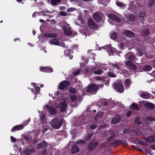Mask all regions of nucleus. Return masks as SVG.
Masks as SVG:
<instances>
[{
  "mask_svg": "<svg viewBox=\"0 0 155 155\" xmlns=\"http://www.w3.org/2000/svg\"><path fill=\"white\" fill-rule=\"evenodd\" d=\"M62 120L58 119H54L51 122V125L52 127L55 129H59L61 126L62 123Z\"/></svg>",
  "mask_w": 155,
  "mask_h": 155,
  "instance_id": "obj_1",
  "label": "nucleus"
},
{
  "mask_svg": "<svg viewBox=\"0 0 155 155\" xmlns=\"http://www.w3.org/2000/svg\"><path fill=\"white\" fill-rule=\"evenodd\" d=\"M113 87L117 91L120 92H123L124 90L122 83L120 81H117L116 83H114Z\"/></svg>",
  "mask_w": 155,
  "mask_h": 155,
  "instance_id": "obj_2",
  "label": "nucleus"
},
{
  "mask_svg": "<svg viewBox=\"0 0 155 155\" xmlns=\"http://www.w3.org/2000/svg\"><path fill=\"white\" fill-rule=\"evenodd\" d=\"M97 89L98 87L97 86L94 84H92L88 86L87 91L88 93L93 92L95 94L96 93Z\"/></svg>",
  "mask_w": 155,
  "mask_h": 155,
  "instance_id": "obj_3",
  "label": "nucleus"
},
{
  "mask_svg": "<svg viewBox=\"0 0 155 155\" xmlns=\"http://www.w3.org/2000/svg\"><path fill=\"white\" fill-rule=\"evenodd\" d=\"M88 24L89 27L91 29L94 30L97 29L98 26L96 25L91 18H90L88 21Z\"/></svg>",
  "mask_w": 155,
  "mask_h": 155,
  "instance_id": "obj_4",
  "label": "nucleus"
},
{
  "mask_svg": "<svg viewBox=\"0 0 155 155\" xmlns=\"http://www.w3.org/2000/svg\"><path fill=\"white\" fill-rule=\"evenodd\" d=\"M55 107L60 108L61 112H64L66 110L67 104L64 101L63 102H61L60 104L56 105Z\"/></svg>",
  "mask_w": 155,
  "mask_h": 155,
  "instance_id": "obj_5",
  "label": "nucleus"
},
{
  "mask_svg": "<svg viewBox=\"0 0 155 155\" xmlns=\"http://www.w3.org/2000/svg\"><path fill=\"white\" fill-rule=\"evenodd\" d=\"M125 56L126 59L133 61H136L137 59L134 54L132 53L126 54Z\"/></svg>",
  "mask_w": 155,
  "mask_h": 155,
  "instance_id": "obj_6",
  "label": "nucleus"
},
{
  "mask_svg": "<svg viewBox=\"0 0 155 155\" xmlns=\"http://www.w3.org/2000/svg\"><path fill=\"white\" fill-rule=\"evenodd\" d=\"M64 28V30L65 34L67 35H70L72 34V32L71 30V28L69 25L66 24Z\"/></svg>",
  "mask_w": 155,
  "mask_h": 155,
  "instance_id": "obj_7",
  "label": "nucleus"
},
{
  "mask_svg": "<svg viewBox=\"0 0 155 155\" xmlns=\"http://www.w3.org/2000/svg\"><path fill=\"white\" fill-rule=\"evenodd\" d=\"M102 15L100 12H95L93 15V18L97 21H99L101 20V16Z\"/></svg>",
  "mask_w": 155,
  "mask_h": 155,
  "instance_id": "obj_8",
  "label": "nucleus"
},
{
  "mask_svg": "<svg viewBox=\"0 0 155 155\" xmlns=\"http://www.w3.org/2000/svg\"><path fill=\"white\" fill-rule=\"evenodd\" d=\"M44 108L47 109L51 114H56L57 112L56 110L51 107H49L48 105H46L44 107Z\"/></svg>",
  "mask_w": 155,
  "mask_h": 155,
  "instance_id": "obj_9",
  "label": "nucleus"
},
{
  "mask_svg": "<svg viewBox=\"0 0 155 155\" xmlns=\"http://www.w3.org/2000/svg\"><path fill=\"white\" fill-rule=\"evenodd\" d=\"M69 85L68 82L66 81H64L62 82L59 86L60 89L63 90L67 88Z\"/></svg>",
  "mask_w": 155,
  "mask_h": 155,
  "instance_id": "obj_10",
  "label": "nucleus"
},
{
  "mask_svg": "<svg viewBox=\"0 0 155 155\" xmlns=\"http://www.w3.org/2000/svg\"><path fill=\"white\" fill-rule=\"evenodd\" d=\"M125 64L127 66V67L132 70H135L136 69L137 67H136L134 64L132 63L129 62L127 61L125 62Z\"/></svg>",
  "mask_w": 155,
  "mask_h": 155,
  "instance_id": "obj_11",
  "label": "nucleus"
},
{
  "mask_svg": "<svg viewBox=\"0 0 155 155\" xmlns=\"http://www.w3.org/2000/svg\"><path fill=\"white\" fill-rule=\"evenodd\" d=\"M108 17L113 21H115L117 22H120L121 21L120 18L113 14H110L108 15Z\"/></svg>",
  "mask_w": 155,
  "mask_h": 155,
  "instance_id": "obj_12",
  "label": "nucleus"
},
{
  "mask_svg": "<svg viewBox=\"0 0 155 155\" xmlns=\"http://www.w3.org/2000/svg\"><path fill=\"white\" fill-rule=\"evenodd\" d=\"M40 71L44 72L50 73L52 72L53 70L50 67H45L43 68L41 67L40 68Z\"/></svg>",
  "mask_w": 155,
  "mask_h": 155,
  "instance_id": "obj_13",
  "label": "nucleus"
},
{
  "mask_svg": "<svg viewBox=\"0 0 155 155\" xmlns=\"http://www.w3.org/2000/svg\"><path fill=\"white\" fill-rule=\"evenodd\" d=\"M24 126L22 124L14 126L11 130V131L13 132L17 130H18L22 129Z\"/></svg>",
  "mask_w": 155,
  "mask_h": 155,
  "instance_id": "obj_14",
  "label": "nucleus"
},
{
  "mask_svg": "<svg viewBox=\"0 0 155 155\" xmlns=\"http://www.w3.org/2000/svg\"><path fill=\"white\" fill-rule=\"evenodd\" d=\"M124 34L125 35L129 38H133L134 36V34L133 32L127 30L124 31Z\"/></svg>",
  "mask_w": 155,
  "mask_h": 155,
  "instance_id": "obj_15",
  "label": "nucleus"
},
{
  "mask_svg": "<svg viewBox=\"0 0 155 155\" xmlns=\"http://www.w3.org/2000/svg\"><path fill=\"white\" fill-rule=\"evenodd\" d=\"M145 141L147 142H154L155 141V136H150L146 138L145 140Z\"/></svg>",
  "mask_w": 155,
  "mask_h": 155,
  "instance_id": "obj_16",
  "label": "nucleus"
},
{
  "mask_svg": "<svg viewBox=\"0 0 155 155\" xmlns=\"http://www.w3.org/2000/svg\"><path fill=\"white\" fill-rule=\"evenodd\" d=\"M34 152L33 149H26L23 151L24 153L26 155H30Z\"/></svg>",
  "mask_w": 155,
  "mask_h": 155,
  "instance_id": "obj_17",
  "label": "nucleus"
},
{
  "mask_svg": "<svg viewBox=\"0 0 155 155\" xmlns=\"http://www.w3.org/2000/svg\"><path fill=\"white\" fill-rule=\"evenodd\" d=\"M139 94L140 96L143 98L147 99L149 97V95L145 92H140Z\"/></svg>",
  "mask_w": 155,
  "mask_h": 155,
  "instance_id": "obj_18",
  "label": "nucleus"
},
{
  "mask_svg": "<svg viewBox=\"0 0 155 155\" xmlns=\"http://www.w3.org/2000/svg\"><path fill=\"white\" fill-rule=\"evenodd\" d=\"M116 49L115 48H110L107 50V51L108 52L110 55H112L113 53L115 52Z\"/></svg>",
  "mask_w": 155,
  "mask_h": 155,
  "instance_id": "obj_19",
  "label": "nucleus"
},
{
  "mask_svg": "<svg viewBox=\"0 0 155 155\" xmlns=\"http://www.w3.org/2000/svg\"><path fill=\"white\" fill-rule=\"evenodd\" d=\"M47 143L45 141H43L42 142L40 143L38 145L37 147L38 148H42L45 147L47 145Z\"/></svg>",
  "mask_w": 155,
  "mask_h": 155,
  "instance_id": "obj_20",
  "label": "nucleus"
},
{
  "mask_svg": "<svg viewBox=\"0 0 155 155\" xmlns=\"http://www.w3.org/2000/svg\"><path fill=\"white\" fill-rule=\"evenodd\" d=\"M49 43L51 45H60L59 42L58 41L55 39H54L49 41Z\"/></svg>",
  "mask_w": 155,
  "mask_h": 155,
  "instance_id": "obj_21",
  "label": "nucleus"
},
{
  "mask_svg": "<svg viewBox=\"0 0 155 155\" xmlns=\"http://www.w3.org/2000/svg\"><path fill=\"white\" fill-rule=\"evenodd\" d=\"M120 116L118 117L117 118H115L112 120L111 123L113 124H116L120 121Z\"/></svg>",
  "mask_w": 155,
  "mask_h": 155,
  "instance_id": "obj_22",
  "label": "nucleus"
},
{
  "mask_svg": "<svg viewBox=\"0 0 155 155\" xmlns=\"http://www.w3.org/2000/svg\"><path fill=\"white\" fill-rule=\"evenodd\" d=\"M110 38L113 40L117 39V34L116 32H111L110 35Z\"/></svg>",
  "mask_w": 155,
  "mask_h": 155,
  "instance_id": "obj_23",
  "label": "nucleus"
},
{
  "mask_svg": "<svg viewBox=\"0 0 155 155\" xmlns=\"http://www.w3.org/2000/svg\"><path fill=\"white\" fill-rule=\"evenodd\" d=\"M79 151V149L76 145L74 146L71 148V152L72 153H74L78 152Z\"/></svg>",
  "mask_w": 155,
  "mask_h": 155,
  "instance_id": "obj_24",
  "label": "nucleus"
},
{
  "mask_svg": "<svg viewBox=\"0 0 155 155\" xmlns=\"http://www.w3.org/2000/svg\"><path fill=\"white\" fill-rule=\"evenodd\" d=\"M130 107L131 109L133 110H138L139 109V108L136 104H133L130 106Z\"/></svg>",
  "mask_w": 155,
  "mask_h": 155,
  "instance_id": "obj_25",
  "label": "nucleus"
},
{
  "mask_svg": "<svg viewBox=\"0 0 155 155\" xmlns=\"http://www.w3.org/2000/svg\"><path fill=\"white\" fill-rule=\"evenodd\" d=\"M45 36V37L48 38H54L56 37L57 35L55 34L48 33L46 34Z\"/></svg>",
  "mask_w": 155,
  "mask_h": 155,
  "instance_id": "obj_26",
  "label": "nucleus"
},
{
  "mask_svg": "<svg viewBox=\"0 0 155 155\" xmlns=\"http://www.w3.org/2000/svg\"><path fill=\"white\" fill-rule=\"evenodd\" d=\"M32 85H33L35 87V89L36 90V93H34V94H37L38 93V91L40 90V88L38 86H37L36 83H32L31 84Z\"/></svg>",
  "mask_w": 155,
  "mask_h": 155,
  "instance_id": "obj_27",
  "label": "nucleus"
},
{
  "mask_svg": "<svg viewBox=\"0 0 155 155\" xmlns=\"http://www.w3.org/2000/svg\"><path fill=\"white\" fill-rule=\"evenodd\" d=\"M145 105L146 107L149 108H152L153 107V104L150 103L146 102L145 103Z\"/></svg>",
  "mask_w": 155,
  "mask_h": 155,
  "instance_id": "obj_28",
  "label": "nucleus"
},
{
  "mask_svg": "<svg viewBox=\"0 0 155 155\" xmlns=\"http://www.w3.org/2000/svg\"><path fill=\"white\" fill-rule=\"evenodd\" d=\"M117 5L120 7V8L124 7L125 6V5L124 3L120 2L119 1H117L116 2Z\"/></svg>",
  "mask_w": 155,
  "mask_h": 155,
  "instance_id": "obj_29",
  "label": "nucleus"
},
{
  "mask_svg": "<svg viewBox=\"0 0 155 155\" xmlns=\"http://www.w3.org/2000/svg\"><path fill=\"white\" fill-rule=\"evenodd\" d=\"M91 143L89 146V149L90 150L92 149V148L97 146L98 144V143L97 142L94 141L91 145Z\"/></svg>",
  "mask_w": 155,
  "mask_h": 155,
  "instance_id": "obj_30",
  "label": "nucleus"
},
{
  "mask_svg": "<svg viewBox=\"0 0 155 155\" xmlns=\"http://www.w3.org/2000/svg\"><path fill=\"white\" fill-rule=\"evenodd\" d=\"M110 67L112 69L114 70L115 69H119L117 65L116 64H111L110 65Z\"/></svg>",
  "mask_w": 155,
  "mask_h": 155,
  "instance_id": "obj_31",
  "label": "nucleus"
},
{
  "mask_svg": "<svg viewBox=\"0 0 155 155\" xmlns=\"http://www.w3.org/2000/svg\"><path fill=\"white\" fill-rule=\"evenodd\" d=\"M152 69L150 65H147L143 67V70L145 71H150Z\"/></svg>",
  "mask_w": 155,
  "mask_h": 155,
  "instance_id": "obj_32",
  "label": "nucleus"
},
{
  "mask_svg": "<svg viewBox=\"0 0 155 155\" xmlns=\"http://www.w3.org/2000/svg\"><path fill=\"white\" fill-rule=\"evenodd\" d=\"M61 0H51V3L53 5H56L58 4L59 3Z\"/></svg>",
  "mask_w": 155,
  "mask_h": 155,
  "instance_id": "obj_33",
  "label": "nucleus"
},
{
  "mask_svg": "<svg viewBox=\"0 0 155 155\" xmlns=\"http://www.w3.org/2000/svg\"><path fill=\"white\" fill-rule=\"evenodd\" d=\"M125 87L128 88L131 84V81L129 79H126L125 81Z\"/></svg>",
  "mask_w": 155,
  "mask_h": 155,
  "instance_id": "obj_34",
  "label": "nucleus"
},
{
  "mask_svg": "<svg viewBox=\"0 0 155 155\" xmlns=\"http://www.w3.org/2000/svg\"><path fill=\"white\" fill-rule=\"evenodd\" d=\"M143 53L142 51L140 49L137 50V55L138 56H141L143 55Z\"/></svg>",
  "mask_w": 155,
  "mask_h": 155,
  "instance_id": "obj_35",
  "label": "nucleus"
},
{
  "mask_svg": "<svg viewBox=\"0 0 155 155\" xmlns=\"http://www.w3.org/2000/svg\"><path fill=\"white\" fill-rule=\"evenodd\" d=\"M103 71L100 70H99L97 71H95L94 72V73L96 74H101L103 73Z\"/></svg>",
  "mask_w": 155,
  "mask_h": 155,
  "instance_id": "obj_36",
  "label": "nucleus"
},
{
  "mask_svg": "<svg viewBox=\"0 0 155 155\" xmlns=\"http://www.w3.org/2000/svg\"><path fill=\"white\" fill-rule=\"evenodd\" d=\"M147 121H154L155 120V119L150 116H148L147 118Z\"/></svg>",
  "mask_w": 155,
  "mask_h": 155,
  "instance_id": "obj_37",
  "label": "nucleus"
},
{
  "mask_svg": "<svg viewBox=\"0 0 155 155\" xmlns=\"http://www.w3.org/2000/svg\"><path fill=\"white\" fill-rule=\"evenodd\" d=\"M99 67L105 70L107 69V66L106 64H101L100 65Z\"/></svg>",
  "mask_w": 155,
  "mask_h": 155,
  "instance_id": "obj_38",
  "label": "nucleus"
},
{
  "mask_svg": "<svg viewBox=\"0 0 155 155\" xmlns=\"http://www.w3.org/2000/svg\"><path fill=\"white\" fill-rule=\"evenodd\" d=\"M108 75L109 76L111 77H116V75L113 72L110 71L108 72Z\"/></svg>",
  "mask_w": 155,
  "mask_h": 155,
  "instance_id": "obj_39",
  "label": "nucleus"
},
{
  "mask_svg": "<svg viewBox=\"0 0 155 155\" xmlns=\"http://www.w3.org/2000/svg\"><path fill=\"white\" fill-rule=\"evenodd\" d=\"M71 99L72 101L74 102L76 100V98L75 96L74 95L71 96Z\"/></svg>",
  "mask_w": 155,
  "mask_h": 155,
  "instance_id": "obj_40",
  "label": "nucleus"
},
{
  "mask_svg": "<svg viewBox=\"0 0 155 155\" xmlns=\"http://www.w3.org/2000/svg\"><path fill=\"white\" fill-rule=\"evenodd\" d=\"M76 10V9L74 8H68L67 10V12H70Z\"/></svg>",
  "mask_w": 155,
  "mask_h": 155,
  "instance_id": "obj_41",
  "label": "nucleus"
},
{
  "mask_svg": "<svg viewBox=\"0 0 155 155\" xmlns=\"http://www.w3.org/2000/svg\"><path fill=\"white\" fill-rule=\"evenodd\" d=\"M128 18L130 20H133L134 18V15L133 14H129Z\"/></svg>",
  "mask_w": 155,
  "mask_h": 155,
  "instance_id": "obj_42",
  "label": "nucleus"
},
{
  "mask_svg": "<svg viewBox=\"0 0 155 155\" xmlns=\"http://www.w3.org/2000/svg\"><path fill=\"white\" fill-rule=\"evenodd\" d=\"M135 123L136 124H139L140 123V121L139 120V118H136L135 119Z\"/></svg>",
  "mask_w": 155,
  "mask_h": 155,
  "instance_id": "obj_43",
  "label": "nucleus"
},
{
  "mask_svg": "<svg viewBox=\"0 0 155 155\" xmlns=\"http://www.w3.org/2000/svg\"><path fill=\"white\" fill-rule=\"evenodd\" d=\"M69 91L72 93H74L76 92V90L74 88H71L69 89Z\"/></svg>",
  "mask_w": 155,
  "mask_h": 155,
  "instance_id": "obj_44",
  "label": "nucleus"
},
{
  "mask_svg": "<svg viewBox=\"0 0 155 155\" xmlns=\"http://www.w3.org/2000/svg\"><path fill=\"white\" fill-rule=\"evenodd\" d=\"M80 72V70L78 69L73 73L75 75H78Z\"/></svg>",
  "mask_w": 155,
  "mask_h": 155,
  "instance_id": "obj_45",
  "label": "nucleus"
},
{
  "mask_svg": "<svg viewBox=\"0 0 155 155\" xmlns=\"http://www.w3.org/2000/svg\"><path fill=\"white\" fill-rule=\"evenodd\" d=\"M59 95H60V93L59 92H57L55 93L54 97L56 98H58Z\"/></svg>",
  "mask_w": 155,
  "mask_h": 155,
  "instance_id": "obj_46",
  "label": "nucleus"
},
{
  "mask_svg": "<svg viewBox=\"0 0 155 155\" xmlns=\"http://www.w3.org/2000/svg\"><path fill=\"white\" fill-rule=\"evenodd\" d=\"M11 141L12 142H15L16 141V139L13 136L11 137Z\"/></svg>",
  "mask_w": 155,
  "mask_h": 155,
  "instance_id": "obj_47",
  "label": "nucleus"
},
{
  "mask_svg": "<svg viewBox=\"0 0 155 155\" xmlns=\"http://www.w3.org/2000/svg\"><path fill=\"white\" fill-rule=\"evenodd\" d=\"M97 80H102L103 81L104 80V79L103 78H101V77H96L95 78Z\"/></svg>",
  "mask_w": 155,
  "mask_h": 155,
  "instance_id": "obj_48",
  "label": "nucleus"
},
{
  "mask_svg": "<svg viewBox=\"0 0 155 155\" xmlns=\"http://www.w3.org/2000/svg\"><path fill=\"white\" fill-rule=\"evenodd\" d=\"M102 115V113L101 112H98L97 114V116L101 117Z\"/></svg>",
  "mask_w": 155,
  "mask_h": 155,
  "instance_id": "obj_49",
  "label": "nucleus"
},
{
  "mask_svg": "<svg viewBox=\"0 0 155 155\" xmlns=\"http://www.w3.org/2000/svg\"><path fill=\"white\" fill-rule=\"evenodd\" d=\"M132 114V112L131 111H129L128 112L127 114V117H129Z\"/></svg>",
  "mask_w": 155,
  "mask_h": 155,
  "instance_id": "obj_50",
  "label": "nucleus"
},
{
  "mask_svg": "<svg viewBox=\"0 0 155 155\" xmlns=\"http://www.w3.org/2000/svg\"><path fill=\"white\" fill-rule=\"evenodd\" d=\"M97 127V126L95 125H91L90 126V127H91V129H93L96 128Z\"/></svg>",
  "mask_w": 155,
  "mask_h": 155,
  "instance_id": "obj_51",
  "label": "nucleus"
},
{
  "mask_svg": "<svg viewBox=\"0 0 155 155\" xmlns=\"http://www.w3.org/2000/svg\"><path fill=\"white\" fill-rule=\"evenodd\" d=\"M40 117L41 119L43 120L45 118V116L44 114H41L40 115Z\"/></svg>",
  "mask_w": 155,
  "mask_h": 155,
  "instance_id": "obj_52",
  "label": "nucleus"
},
{
  "mask_svg": "<svg viewBox=\"0 0 155 155\" xmlns=\"http://www.w3.org/2000/svg\"><path fill=\"white\" fill-rule=\"evenodd\" d=\"M140 15L141 17L143 18L145 16V14L144 13H140Z\"/></svg>",
  "mask_w": 155,
  "mask_h": 155,
  "instance_id": "obj_53",
  "label": "nucleus"
},
{
  "mask_svg": "<svg viewBox=\"0 0 155 155\" xmlns=\"http://www.w3.org/2000/svg\"><path fill=\"white\" fill-rule=\"evenodd\" d=\"M137 135H141L143 133L142 131L138 130L137 132Z\"/></svg>",
  "mask_w": 155,
  "mask_h": 155,
  "instance_id": "obj_54",
  "label": "nucleus"
},
{
  "mask_svg": "<svg viewBox=\"0 0 155 155\" xmlns=\"http://www.w3.org/2000/svg\"><path fill=\"white\" fill-rule=\"evenodd\" d=\"M149 33V31L148 30H147L146 31L145 33H143V35H147Z\"/></svg>",
  "mask_w": 155,
  "mask_h": 155,
  "instance_id": "obj_55",
  "label": "nucleus"
},
{
  "mask_svg": "<svg viewBox=\"0 0 155 155\" xmlns=\"http://www.w3.org/2000/svg\"><path fill=\"white\" fill-rule=\"evenodd\" d=\"M110 133L112 134L111 138H113L114 137V132L113 131H111L110 132Z\"/></svg>",
  "mask_w": 155,
  "mask_h": 155,
  "instance_id": "obj_56",
  "label": "nucleus"
},
{
  "mask_svg": "<svg viewBox=\"0 0 155 155\" xmlns=\"http://www.w3.org/2000/svg\"><path fill=\"white\" fill-rule=\"evenodd\" d=\"M84 141L82 140H78L77 141V143L79 144L80 143H83Z\"/></svg>",
  "mask_w": 155,
  "mask_h": 155,
  "instance_id": "obj_57",
  "label": "nucleus"
},
{
  "mask_svg": "<svg viewBox=\"0 0 155 155\" xmlns=\"http://www.w3.org/2000/svg\"><path fill=\"white\" fill-rule=\"evenodd\" d=\"M60 14L61 15H63V16H65L66 15V13L65 12H60Z\"/></svg>",
  "mask_w": 155,
  "mask_h": 155,
  "instance_id": "obj_58",
  "label": "nucleus"
},
{
  "mask_svg": "<svg viewBox=\"0 0 155 155\" xmlns=\"http://www.w3.org/2000/svg\"><path fill=\"white\" fill-rule=\"evenodd\" d=\"M154 1L152 0L150 3L149 4V5L150 6H152V4H153L154 3Z\"/></svg>",
  "mask_w": 155,
  "mask_h": 155,
  "instance_id": "obj_59",
  "label": "nucleus"
},
{
  "mask_svg": "<svg viewBox=\"0 0 155 155\" xmlns=\"http://www.w3.org/2000/svg\"><path fill=\"white\" fill-rule=\"evenodd\" d=\"M92 135H90L88 136L86 138V140H90L91 137Z\"/></svg>",
  "mask_w": 155,
  "mask_h": 155,
  "instance_id": "obj_60",
  "label": "nucleus"
},
{
  "mask_svg": "<svg viewBox=\"0 0 155 155\" xmlns=\"http://www.w3.org/2000/svg\"><path fill=\"white\" fill-rule=\"evenodd\" d=\"M47 153L46 150H44L43 152H42V154L43 155H45Z\"/></svg>",
  "mask_w": 155,
  "mask_h": 155,
  "instance_id": "obj_61",
  "label": "nucleus"
},
{
  "mask_svg": "<svg viewBox=\"0 0 155 155\" xmlns=\"http://www.w3.org/2000/svg\"><path fill=\"white\" fill-rule=\"evenodd\" d=\"M70 51H71V50H66V51H65V54H66V53H68V52H69Z\"/></svg>",
  "mask_w": 155,
  "mask_h": 155,
  "instance_id": "obj_62",
  "label": "nucleus"
},
{
  "mask_svg": "<svg viewBox=\"0 0 155 155\" xmlns=\"http://www.w3.org/2000/svg\"><path fill=\"white\" fill-rule=\"evenodd\" d=\"M71 2H76V0H70Z\"/></svg>",
  "mask_w": 155,
  "mask_h": 155,
  "instance_id": "obj_63",
  "label": "nucleus"
},
{
  "mask_svg": "<svg viewBox=\"0 0 155 155\" xmlns=\"http://www.w3.org/2000/svg\"><path fill=\"white\" fill-rule=\"evenodd\" d=\"M48 130V129L47 128H45L44 129V132H43V133L44 132H45L46 131V130Z\"/></svg>",
  "mask_w": 155,
  "mask_h": 155,
  "instance_id": "obj_64",
  "label": "nucleus"
}]
</instances>
